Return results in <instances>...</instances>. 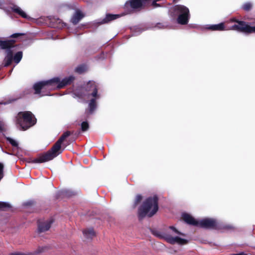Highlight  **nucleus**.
I'll return each instance as SVG.
<instances>
[{
	"instance_id": "nucleus-2",
	"label": "nucleus",
	"mask_w": 255,
	"mask_h": 255,
	"mask_svg": "<svg viewBox=\"0 0 255 255\" xmlns=\"http://www.w3.org/2000/svg\"><path fill=\"white\" fill-rule=\"evenodd\" d=\"M74 80V77L70 76L60 80L58 77H55L51 79L40 81L33 85V89L36 94H39L40 96L49 95V91L56 89H61L66 85L70 84Z\"/></svg>"
},
{
	"instance_id": "nucleus-29",
	"label": "nucleus",
	"mask_w": 255,
	"mask_h": 255,
	"mask_svg": "<svg viewBox=\"0 0 255 255\" xmlns=\"http://www.w3.org/2000/svg\"><path fill=\"white\" fill-rule=\"evenodd\" d=\"M12 71V69L11 70H10L9 74H10L11 73Z\"/></svg>"
},
{
	"instance_id": "nucleus-26",
	"label": "nucleus",
	"mask_w": 255,
	"mask_h": 255,
	"mask_svg": "<svg viewBox=\"0 0 255 255\" xmlns=\"http://www.w3.org/2000/svg\"><path fill=\"white\" fill-rule=\"evenodd\" d=\"M22 34L21 33H14L11 35V37L12 38H17L20 35H21Z\"/></svg>"
},
{
	"instance_id": "nucleus-15",
	"label": "nucleus",
	"mask_w": 255,
	"mask_h": 255,
	"mask_svg": "<svg viewBox=\"0 0 255 255\" xmlns=\"http://www.w3.org/2000/svg\"><path fill=\"white\" fill-rule=\"evenodd\" d=\"M83 234L85 237L88 239H92L95 236V233L92 228H89L84 230Z\"/></svg>"
},
{
	"instance_id": "nucleus-3",
	"label": "nucleus",
	"mask_w": 255,
	"mask_h": 255,
	"mask_svg": "<svg viewBox=\"0 0 255 255\" xmlns=\"http://www.w3.org/2000/svg\"><path fill=\"white\" fill-rule=\"evenodd\" d=\"M231 22H235L230 28L225 27L224 23L222 22L217 24H213L208 25L206 27L208 29L212 30L223 31L228 30H234L239 32H243L246 34H249L252 33H255V21L253 23L249 24L243 21H240L236 20L235 18L231 19Z\"/></svg>"
},
{
	"instance_id": "nucleus-24",
	"label": "nucleus",
	"mask_w": 255,
	"mask_h": 255,
	"mask_svg": "<svg viewBox=\"0 0 255 255\" xmlns=\"http://www.w3.org/2000/svg\"><path fill=\"white\" fill-rule=\"evenodd\" d=\"M3 165L2 163H0V180L3 178Z\"/></svg>"
},
{
	"instance_id": "nucleus-13",
	"label": "nucleus",
	"mask_w": 255,
	"mask_h": 255,
	"mask_svg": "<svg viewBox=\"0 0 255 255\" xmlns=\"http://www.w3.org/2000/svg\"><path fill=\"white\" fill-rule=\"evenodd\" d=\"M11 9L13 12L18 14L19 16L22 18L26 19L30 18L26 12L18 5H13L12 6H11Z\"/></svg>"
},
{
	"instance_id": "nucleus-4",
	"label": "nucleus",
	"mask_w": 255,
	"mask_h": 255,
	"mask_svg": "<svg viewBox=\"0 0 255 255\" xmlns=\"http://www.w3.org/2000/svg\"><path fill=\"white\" fill-rule=\"evenodd\" d=\"M14 40L2 41L0 40V47L2 49H5L6 55L4 57V66L7 67L14 62L16 65L19 63L22 58V52L18 51L13 55Z\"/></svg>"
},
{
	"instance_id": "nucleus-10",
	"label": "nucleus",
	"mask_w": 255,
	"mask_h": 255,
	"mask_svg": "<svg viewBox=\"0 0 255 255\" xmlns=\"http://www.w3.org/2000/svg\"><path fill=\"white\" fill-rule=\"evenodd\" d=\"M173 16H177V22L182 25L186 24L189 18V10L187 7L182 5H177L170 9Z\"/></svg>"
},
{
	"instance_id": "nucleus-6",
	"label": "nucleus",
	"mask_w": 255,
	"mask_h": 255,
	"mask_svg": "<svg viewBox=\"0 0 255 255\" xmlns=\"http://www.w3.org/2000/svg\"><path fill=\"white\" fill-rule=\"evenodd\" d=\"M153 234L156 237L164 239L171 244L184 245L187 242V240L176 236L177 235L184 237L185 235L178 231L173 226L169 227L164 232L155 231L153 232Z\"/></svg>"
},
{
	"instance_id": "nucleus-21",
	"label": "nucleus",
	"mask_w": 255,
	"mask_h": 255,
	"mask_svg": "<svg viewBox=\"0 0 255 255\" xmlns=\"http://www.w3.org/2000/svg\"><path fill=\"white\" fill-rule=\"evenodd\" d=\"M141 199H142L141 196L140 195H137L135 198L134 206H136L137 204H138L140 202Z\"/></svg>"
},
{
	"instance_id": "nucleus-5",
	"label": "nucleus",
	"mask_w": 255,
	"mask_h": 255,
	"mask_svg": "<svg viewBox=\"0 0 255 255\" xmlns=\"http://www.w3.org/2000/svg\"><path fill=\"white\" fill-rule=\"evenodd\" d=\"M70 135V131L65 132L60 138L54 144L50 150L39 155L36 158L33 159L32 163H43L53 159L61 153V144L64 140Z\"/></svg>"
},
{
	"instance_id": "nucleus-18",
	"label": "nucleus",
	"mask_w": 255,
	"mask_h": 255,
	"mask_svg": "<svg viewBox=\"0 0 255 255\" xmlns=\"http://www.w3.org/2000/svg\"><path fill=\"white\" fill-rule=\"evenodd\" d=\"M7 140L9 142V143L13 146L14 147H17L18 146V143L14 139L10 138V137H6Z\"/></svg>"
},
{
	"instance_id": "nucleus-11",
	"label": "nucleus",
	"mask_w": 255,
	"mask_h": 255,
	"mask_svg": "<svg viewBox=\"0 0 255 255\" xmlns=\"http://www.w3.org/2000/svg\"><path fill=\"white\" fill-rule=\"evenodd\" d=\"M150 5L154 7L159 6L156 1H152L151 0H129L126 3L125 6L126 8L130 6L133 9H137Z\"/></svg>"
},
{
	"instance_id": "nucleus-27",
	"label": "nucleus",
	"mask_w": 255,
	"mask_h": 255,
	"mask_svg": "<svg viewBox=\"0 0 255 255\" xmlns=\"http://www.w3.org/2000/svg\"><path fill=\"white\" fill-rule=\"evenodd\" d=\"M10 255H30L29 254H25L21 253H14L10 254Z\"/></svg>"
},
{
	"instance_id": "nucleus-9",
	"label": "nucleus",
	"mask_w": 255,
	"mask_h": 255,
	"mask_svg": "<svg viewBox=\"0 0 255 255\" xmlns=\"http://www.w3.org/2000/svg\"><path fill=\"white\" fill-rule=\"evenodd\" d=\"M16 118L17 126L23 130L33 126L36 122V119L30 112H19Z\"/></svg>"
},
{
	"instance_id": "nucleus-19",
	"label": "nucleus",
	"mask_w": 255,
	"mask_h": 255,
	"mask_svg": "<svg viewBox=\"0 0 255 255\" xmlns=\"http://www.w3.org/2000/svg\"><path fill=\"white\" fill-rule=\"evenodd\" d=\"M134 30L135 31L134 32L133 35H136L138 34H139L140 32H141L142 31H143L144 29H142L141 27H140L139 26H137V27H135Z\"/></svg>"
},
{
	"instance_id": "nucleus-20",
	"label": "nucleus",
	"mask_w": 255,
	"mask_h": 255,
	"mask_svg": "<svg viewBox=\"0 0 255 255\" xmlns=\"http://www.w3.org/2000/svg\"><path fill=\"white\" fill-rule=\"evenodd\" d=\"M81 128L83 131L87 130L89 128V125L87 122H83L81 124Z\"/></svg>"
},
{
	"instance_id": "nucleus-17",
	"label": "nucleus",
	"mask_w": 255,
	"mask_h": 255,
	"mask_svg": "<svg viewBox=\"0 0 255 255\" xmlns=\"http://www.w3.org/2000/svg\"><path fill=\"white\" fill-rule=\"evenodd\" d=\"M86 70V66L84 65H81L78 66L75 69V71L79 74H81L83 72H85Z\"/></svg>"
},
{
	"instance_id": "nucleus-12",
	"label": "nucleus",
	"mask_w": 255,
	"mask_h": 255,
	"mask_svg": "<svg viewBox=\"0 0 255 255\" xmlns=\"http://www.w3.org/2000/svg\"><path fill=\"white\" fill-rule=\"evenodd\" d=\"M53 220L52 219H50L46 221L39 222L38 223V230L39 232H44L48 231L51 224L53 223Z\"/></svg>"
},
{
	"instance_id": "nucleus-23",
	"label": "nucleus",
	"mask_w": 255,
	"mask_h": 255,
	"mask_svg": "<svg viewBox=\"0 0 255 255\" xmlns=\"http://www.w3.org/2000/svg\"><path fill=\"white\" fill-rule=\"evenodd\" d=\"M252 4L250 3H246L244 4L243 7L246 10H249L251 9Z\"/></svg>"
},
{
	"instance_id": "nucleus-28",
	"label": "nucleus",
	"mask_w": 255,
	"mask_h": 255,
	"mask_svg": "<svg viewBox=\"0 0 255 255\" xmlns=\"http://www.w3.org/2000/svg\"><path fill=\"white\" fill-rule=\"evenodd\" d=\"M31 204V202H28L26 203V204H27V205H30Z\"/></svg>"
},
{
	"instance_id": "nucleus-7",
	"label": "nucleus",
	"mask_w": 255,
	"mask_h": 255,
	"mask_svg": "<svg viewBox=\"0 0 255 255\" xmlns=\"http://www.w3.org/2000/svg\"><path fill=\"white\" fill-rule=\"evenodd\" d=\"M182 218L186 223L195 226L206 229H220L222 228V225L214 219L204 218L197 220L188 214H183Z\"/></svg>"
},
{
	"instance_id": "nucleus-25",
	"label": "nucleus",
	"mask_w": 255,
	"mask_h": 255,
	"mask_svg": "<svg viewBox=\"0 0 255 255\" xmlns=\"http://www.w3.org/2000/svg\"><path fill=\"white\" fill-rule=\"evenodd\" d=\"M4 123L2 121L0 120V131H1L4 129Z\"/></svg>"
},
{
	"instance_id": "nucleus-1",
	"label": "nucleus",
	"mask_w": 255,
	"mask_h": 255,
	"mask_svg": "<svg viewBox=\"0 0 255 255\" xmlns=\"http://www.w3.org/2000/svg\"><path fill=\"white\" fill-rule=\"evenodd\" d=\"M73 94L79 99L89 101L88 108L86 111L87 114L91 115L94 113L97 108L96 101L100 98L95 82H89L85 87L75 90Z\"/></svg>"
},
{
	"instance_id": "nucleus-14",
	"label": "nucleus",
	"mask_w": 255,
	"mask_h": 255,
	"mask_svg": "<svg viewBox=\"0 0 255 255\" xmlns=\"http://www.w3.org/2000/svg\"><path fill=\"white\" fill-rule=\"evenodd\" d=\"M84 16V14L79 10H76L71 18V21L74 24H77Z\"/></svg>"
},
{
	"instance_id": "nucleus-22",
	"label": "nucleus",
	"mask_w": 255,
	"mask_h": 255,
	"mask_svg": "<svg viewBox=\"0 0 255 255\" xmlns=\"http://www.w3.org/2000/svg\"><path fill=\"white\" fill-rule=\"evenodd\" d=\"M10 206L8 204L5 202H0V209H4L6 208H9Z\"/></svg>"
},
{
	"instance_id": "nucleus-16",
	"label": "nucleus",
	"mask_w": 255,
	"mask_h": 255,
	"mask_svg": "<svg viewBox=\"0 0 255 255\" xmlns=\"http://www.w3.org/2000/svg\"><path fill=\"white\" fill-rule=\"evenodd\" d=\"M120 16L119 14H108L106 17L103 20L101 23H105L108 22L111 20H115Z\"/></svg>"
},
{
	"instance_id": "nucleus-8",
	"label": "nucleus",
	"mask_w": 255,
	"mask_h": 255,
	"mask_svg": "<svg viewBox=\"0 0 255 255\" xmlns=\"http://www.w3.org/2000/svg\"><path fill=\"white\" fill-rule=\"evenodd\" d=\"M158 198L156 196L147 198L139 207L138 215L140 219L147 216L151 217L158 211Z\"/></svg>"
}]
</instances>
